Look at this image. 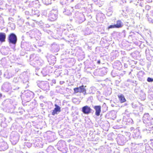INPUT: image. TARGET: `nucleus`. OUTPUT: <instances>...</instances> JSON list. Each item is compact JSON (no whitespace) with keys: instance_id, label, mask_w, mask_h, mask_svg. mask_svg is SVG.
<instances>
[{"instance_id":"nucleus-1","label":"nucleus","mask_w":153,"mask_h":153,"mask_svg":"<svg viewBox=\"0 0 153 153\" xmlns=\"http://www.w3.org/2000/svg\"><path fill=\"white\" fill-rule=\"evenodd\" d=\"M30 60L34 63L35 66H40L44 64V61L41 58L36 56L35 54H32L30 56Z\"/></svg>"},{"instance_id":"nucleus-2","label":"nucleus","mask_w":153,"mask_h":153,"mask_svg":"<svg viewBox=\"0 0 153 153\" xmlns=\"http://www.w3.org/2000/svg\"><path fill=\"white\" fill-rule=\"evenodd\" d=\"M8 40L10 46L11 44L13 45V48L14 49L17 40V36L14 33H11L8 36Z\"/></svg>"},{"instance_id":"nucleus-3","label":"nucleus","mask_w":153,"mask_h":153,"mask_svg":"<svg viewBox=\"0 0 153 153\" xmlns=\"http://www.w3.org/2000/svg\"><path fill=\"white\" fill-rule=\"evenodd\" d=\"M58 11L57 10L53 9L50 11L48 15L49 19L51 21H54L57 18Z\"/></svg>"},{"instance_id":"nucleus-4","label":"nucleus","mask_w":153,"mask_h":153,"mask_svg":"<svg viewBox=\"0 0 153 153\" xmlns=\"http://www.w3.org/2000/svg\"><path fill=\"white\" fill-rule=\"evenodd\" d=\"M107 72V69L105 67L102 68L98 70H97L94 72V74H96V73H98V75L100 76H103L105 75Z\"/></svg>"},{"instance_id":"nucleus-5","label":"nucleus","mask_w":153,"mask_h":153,"mask_svg":"<svg viewBox=\"0 0 153 153\" xmlns=\"http://www.w3.org/2000/svg\"><path fill=\"white\" fill-rule=\"evenodd\" d=\"M76 21L79 23H81L85 20L84 15L81 13H79V16L76 18Z\"/></svg>"},{"instance_id":"nucleus-6","label":"nucleus","mask_w":153,"mask_h":153,"mask_svg":"<svg viewBox=\"0 0 153 153\" xmlns=\"http://www.w3.org/2000/svg\"><path fill=\"white\" fill-rule=\"evenodd\" d=\"M91 109L88 106L86 105L82 108V111L85 114H88L91 112Z\"/></svg>"},{"instance_id":"nucleus-7","label":"nucleus","mask_w":153,"mask_h":153,"mask_svg":"<svg viewBox=\"0 0 153 153\" xmlns=\"http://www.w3.org/2000/svg\"><path fill=\"white\" fill-rule=\"evenodd\" d=\"M8 148L7 144L5 142H2L0 143V150L4 151Z\"/></svg>"},{"instance_id":"nucleus-8","label":"nucleus","mask_w":153,"mask_h":153,"mask_svg":"<svg viewBox=\"0 0 153 153\" xmlns=\"http://www.w3.org/2000/svg\"><path fill=\"white\" fill-rule=\"evenodd\" d=\"M55 108L52 112V114L53 115H54L55 114H57L61 111L60 108L59 106L56 104H55Z\"/></svg>"},{"instance_id":"nucleus-9","label":"nucleus","mask_w":153,"mask_h":153,"mask_svg":"<svg viewBox=\"0 0 153 153\" xmlns=\"http://www.w3.org/2000/svg\"><path fill=\"white\" fill-rule=\"evenodd\" d=\"M52 51L53 52H57L59 50V47L57 45L53 43L51 46Z\"/></svg>"},{"instance_id":"nucleus-10","label":"nucleus","mask_w":153,"mask_h":153,"mask_svg":"<svg viewBox=\"0 0 153 153\" xmlns=\"http://www.w3.org/2000/svg\"><path fill=\"white\" fill-rule=\"evenodd\" d=\"M6 38V34L5 33H0V42H4L5 41Z\"/></svg>"},{"instance_id":"nucleus-11","label":"nucleus","mask_w":153,"mask_h":153,"mask_svg":"<svg viewBox=\"0 0 153 153\" xmlns=\"http://www.w3.org/2000/svg\"><path fill=\"white\" fill-rule=\"evenodd\" d=\"M84 87H79L74 89L75 92L76 93L84 92L85 89L84 88Z\"/></svg>"},{"instance_id":"nucleus-12","label":"nucleus","mask_w":153,"mask_h":153,"mask_svg":"<svg viewBox=\"0 0 153 153\" xmlns=\"http://www.w3.org/2000/svg\"><path fill=\"white\" fill-rule=\"evenodd\" d=\"M116 28H120L122 27L123 26V23L120 20H117L116 22V24H115Z\"/></svg>"},{"instance_id":"nucleus-13","label":"nucleus","mask_w":153,"mask_h":153,"mask_svg":"<svg viewBox=\"0 0 153 153\" xmlns=\"http://www.w3.org/2000/svg\"><path fill=\"white\" fill-rule=\"evenodd\" d=\"M126 85L135 86L136 85V81L132 80H128L126 83Z\"/></svg>"},{"instance_id":"nucleus-14","label":"nucleus","mask_w":153,"mask_h":153,"mask_svg":"<svg viewBox=\"0 0 153 153\" xmlns=\"http://www.w3.org/2000/svg\"><path fill=\"white\" fill-rule=\"evenodd\" d=\"M37 83L38 86H47L48 84L47 82L40 81H37Z\"/></svg>"},{"instance_id":"nucleus-15","label":"nucleus","mask_w":153,"mask_h":153,"mask_svg":"<svg viewBox=\"0 0 153 153\" xmlns=\"http://www.w3.org/2000/svg\"><path fill=\"white\" fill-rule=\"evenodd\" d=\"M94 109H95L96 114L99 116L100 115V113L101 111V106H96L94 107Z\"/></svg>"},{"instance_id":"nucleus-16","label":"nucleus","mask_w":153,"mask_h":153,"mask_svg":"<svg viewBox=\"0 0 153 153\" xmlns=\"http://www.w3.org/2000/svg\"><path fill=\"white\" fill-rule=\"evenodd\" d=\"M118 97L121 102H124L126 101V100L123 94H120L119 95H118Z\"/></svg>"},{"instance_id":"nucleus-17","label":"nucleus","mask_w":153,"mask_h":153,"mask_svg":"<svg viewBox=\"0 0 153 153\" xmlns=\"http://www.w3.org/2000/svg\"><path fill=\"white\" fill-rule=\"evenodd\" d=\"M104 82L103 84L105 86H111L112 84L111 81L108 79H106Z\"/></svg>"},{"instance_id":"nucleus-18","label":"nucleus","mask_w":153,"mask_h":153,"mask_svg":"<svg viewBox=\"0 0 153 153\" xmlns=\"http://www.w3.org/2000/svg\"><path fill=\"white\" fill-rule=\"evenodd\" d=\"M4 76L6 78L9 79L12 77L13 75L11 73L8 72V71H6L4 74Z\"/></svg>"},{"instance_id":"nucleus-19","label":"nucleus","mask_w":153,"mask_h":153,"mask_svg":"<svg viewBox=\"0 0 153 153\" xmlns=\"http://www.w3.org/2000/svg\"><path fill=\"white\" fill-rule=\"evenodd\" d=\"M35 32L33 30L30 31L29 32L27 33V35L29 36L31 38L35 37Z\"/></svg>"},{"instance_id":"nucleus-20","label":"nucleus","mask_w":153,"mask_h":153,"mask_svg":"<svg viewBox=\"0 0 153 153\" xmlns=\"http://www.w3.org/2000/svg\"><path fill=\"white\" fill-rule=\"evenodd\" d=\"M42 2L46 5H48L51 4V0H42Z\"/></svg>"},{"instance_id":"nucleus-21","label":"nucleus","mask_w":153,"mask_h":153,"mask_svg":"<svg viewBox=\"0 0 153 153\" xmlns=\"http://www.w3.org/2000/svg\"><path fill=\"white\" fill-rule=\"evenodd\" d=\"M63 13L65 15L68 16L70 15L71 14V13L70 11L68 10H65V11H64Z\"/></svg>"},{"instance_id":"nucleus-22","label":"nucleus","mask_w":153,"mask_h":153,"mask_svg":"<svg viewBox=\"0 0 153 153\" xmlns=\"http://www.w3.org/2000/svg\"><path fill=\"white\" fill-rule=\"evenodd\" d=\"M2 4L5 5L6 7H7L8 6H9V5H8L7 4L5 3L4 1L0 0V5H1Z\"/></svg>"},{"instance_id":"nucleus-23","label":"nucleus","mask_w":153,"mask_h":153,"mask_svg":"<svg viewBox=\"0 0 153 153\" xmlns=\"http://www.w3.org/2000/svg\"><path fill=\"white\" fill-rule=\"evenodd\" d=\"M147 81L149 82H153V79L152 78L148 77L147 79Z\"/></svg>"},{"instance_id":"nucleus-24","label":"nucleus","mask_w":153,"mask_h":153,"mask_svg":"<svg viewBox=\"0 0 153 153\" xmlns=\"http://www.w3.org/2000/svg\"><path fill=\"white\" fill-rule=\"evenodd\" d=\"M115 25H111L109 26L108 27V29L113 28H116Z\"/></svg>"},{"instance_id":"nucleus-25","label":"nucleus","mask_w":153,"mask_h":153,"mask_svg":"<svg viewBox=\"0 0 153 153\" xmlns=\"http://www.w3.org/2000/svg\"><path fill=\"white\" fill-rule=\"evenodd\" d=\"M151 8V7L148 5H146L145 6L146 10H149Z\"/></svg>"},{"instance_id":"nucleus-26","label":"nucleus","mask_w":153,"mask_h":153,"mask_svg":"<svg viewBox=\"0 0 153 153\" xmlns=\"http://www.w3.org/2000/svg\"><path fill=\"white\" fill-rule=\"evenodd\" d=\"M144 74V72L142 71H139L138 73V75H139L140 74Z\"/></svg>"},{"instance_id":"nucleus-27","label":"nucleus","mask_w":153,"mask_h":153,"mask_svg":"<svg viewBox=\"0 0 153 153\" xmlns=\"http://www.w3.org/2000/svg\"><path fill=\"white\" fill-rule=\"evenodd\" d=\"M4 85H10V83L7 82H5L4 83Z\"/></svg>"},{"instance_id":"nucleus-28","label":"nucleus","mask_w":153,"mask_h":153,"mask_svg":"<svg viewBox=\"0 0 153 153\" xmlns=\"http://www.w3.org/2000/svg\"><path fill=\"white\" fill-rule=\"evenodd\" d=\"M11 25L12 26V29H14L15 28V26L14 24L12 23Z\"/></svg>"},{"instance_id":"nucleus-29","label":"nucleus","mask_w":153,"mask_h":153,"mask_svg":"<svg viewBox=\"0 0 153 153\" xmlns=\"http://www.w3.org/2000/svg\"><path fill=\"white\" fill-rule=\"evenodd\" d=\"M60 84L61 85H62L63 83H65L64 81H60L59 82Z\"/></svg>"},{"instance_id":"nucleus-30","label":"nucleus","mask_w":153,"mask_h":153,"mask_svg":"<svg viewBox=\"0 0 153 153\" xmlns=\"http://www.w3.org/2000/svg\"><path fill=\"white\" fill-rule=\"evenodd\" d=\"M146 1L148 3L151 2L152 1V0H146Z\"/></svg>"},{"instance_id":"nucleus-31","label":"nucleus","mask_w":153,"mask_h":153,"mask_svg":"<svg viewBox=\"0 0 153 153\" xmlns=\"http://www.w3.org/2000/svg\"><path fill=\"white\" fill-rule=\"evenodd\" d=\"M16 138H17V139L15 140V143L14 144H16V142H18V137L17 136Z\"/></svg>"},{"instance_id":"nucleus-32","label":"nucleus","mask_w":153,"mask_h":153,"mask_svg":"<svg viewBox=\"0 0 153 153\" xmlns=\"http://www.w3.org/2000/svg\"><path fill=\"white\" fill-rule=\"evenodd\" d=\"M100 60H98L97 61V63L99 64H100Z\"/></svg>"},{"instance_id":"nucleus-33","label":"nucleus","mask_w":153,"mask_h":153,"mask_svg":"<svg viewBox=\"0 0 153 153\" xmlns=\"http://www.w3.org/2000/svg\"><path fill=\"white\" fill-rule=\"evenodd\" d=\"M52 82L54 83H55L56 82L55 80H53L52 81Z\"/></svg>"},{"instance_id":"nucleus-34","label":"nucleus","mask_w":153,"mask_h":153,"mask_svg":"<svg viewBox=\"0 0 153 153\" xmlns=\"http://www.w3.org/2000/svg\"><path fill=\"white\" fill-rule=\"evenodd\" d=\"M47 74H43V76H46Z\"/></svg>"},{"instance_id":"nucleus-35","label":"nucleus","mask_w":153,"mask_h":153,"mask_svg":"<svg viewBox=\"0 0 153 153\" xmlns=\"http://www.w3.org/2000/svg\"><path fill=\"white\" fill-rule=\"evenodd\" d=\"M44 72V70H43L41 72V73L43 74H44V73H43H43Z\"/></svg>"},{"instance_id":"nucleus-36","label":"nucleus","mask_w":153,"mask_h":153,"mask_svg":"<svg viewBox=\"0 0 153 153\" xmlns=\"http://www.w3.org/2000/svg\"><path fill=\"white\" fill-rule=\"evenodd\" d=\"M2 94L0 93V98H1V97L2 96Z\"/></svg>"},{"instance_id":"nucleus-37","label":"nucleus","mask_w":153,"mask_h":153,"mask_svg":"<svg viewBox=\"0 0 153 153\" xmlns=\"http://www.w3.org/2000/svg\"><path fill=\"white\" fill-rule=\"evenodd\" d=\"M9 20H10V19H12V18H9Z\"/></svg>"},{"instance_id":"nucleus-38","label":"nucleus","mask_w":153,"mask_h":153,"mask_svg":"<svg viewBox=\"0 0 153 153\" xmlns=\"http://www.w3.org/2000/svg\"><path fill=\"white\" fill-rule=\"evenodd\" d=\"M81 86H84V85H82Z\"/></svg>"},{"instance_id":"nucleus-39","label":"nucleus","mask_w":153,"mask_h":153,"mask_svg":"<svg viewBox=\"0 0 153 153\" xmlns=\"http://www.w3.org/2000/svg\"><path fill=\"white\" fill-rule=\"evenodd\" d=\"M27 1H26L25 2V3H27Z\"/></svg>"},{"instance_id":"nucleus-40","label":"nucleus","mask_w":153,"mask_h":153,"mask_svg":"<svg viewBox=\"0 0 153 153\" xmlns=\"http://www.w3.org/2000/svg\"><path fill=\"white\" fill-rule=\"evenodd\" d=\"M33 2V3H34V1H33V2Z\"/></svg>"}]
</instances>
